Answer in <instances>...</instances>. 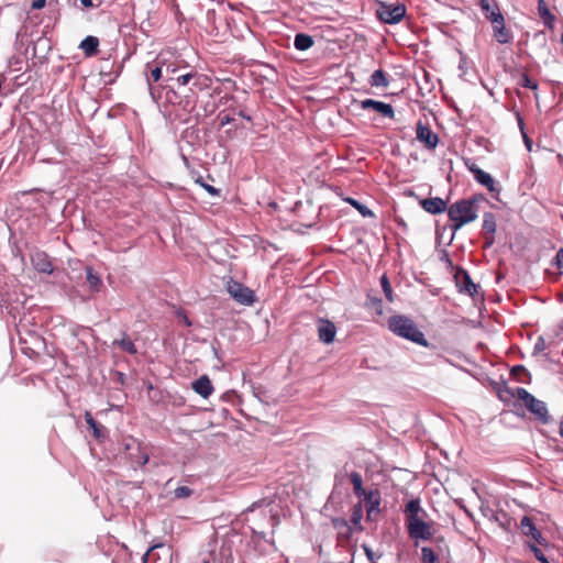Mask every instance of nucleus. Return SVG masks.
Wrapping results in <instances>:
<instances>
[{
    "label": "nucleus",
    "mask_w": 563,
    "mask_h": 563,
    "mask_svg": "<svg viewBox=\"0 0 563 563\" xmlns=\"http://www.w3.org/2000/svg\"><path fill=\"white\" fill-rule=\"evenodd\" d=\"M402 512L407 533L415 545H418L419 541H429L433 537V522L427 520L429 515L422 508L419 497L409 499L405 504Z\"/></svg>",
    "instance_id": "obj_1"
},
{
    "label": "nucleus",
    "mask_w": 563,
    "mask_h": 563,
    "mask_svg": "<svg viewBox=\"0 0 563 563\" xmlns=\"http://www.w3.org/2000/svg\"><path fill=\"white\" fill-rule=\"evenodd\" d=\"M389 331L418 345L424 347L429 346V342L423 332L418 328L415 321L407 316L395 314L389 317Z\"/></svg>",
    "instance_id": "obj_2"
},
{
    "label": "nucleus",
    "mask_w": 563,
    "mask_h": 563,
    "mask_svg": "<svg viewBox=\"0 0 563 563\" xmlns=\"http://www.w3.org/2000/svg\"><path fill=\"white\" fill-rule=\"evenodd\" d=\"M478 210L472 207L471 201L457 200L448 208V217L453 222L451 229L456 232L462 227L477 219Z\"/></svg>",
    "instance_id": "obj_3"
},
{
    "label": "nucleus",
    "mask_w": 563,
    "mask_h": 563,
    "mask_svg": "<svg viewBox=\"0 0 563 563\" xmlns=\"http://www.w3.org/2000/svg\"><path fill=\"white\" fill-rule=\"evenodd\" d=\"M121 445L133 468L144 466L148 462V452L137 439L124 437Z\"/></svg>",
    "instance_id": "obj_4"
},
{
    "label": "nucleus",
    "mask_w": 563,
    "mask_h": 563,
    "mask_svg": "<svg viewBox=\"0 0 563 563\" xmlns=\"http://www.w3.org/2000/svg\"><path fill=\"white\" fill-rule=\"evenodd\" d=\"M349 479V482L353 485L354 494L357 497H364V499L367 501V518L372 519L373 514L376 512V506L378 505V500L375 497L373 492H366L363 488V479L360 473L352 472L350 475L345 477Z\"/></svg>",
    "instance_id": "obj_5"
},
{
    "label": "nucleus",
    "mask_w": 563,
    "mask_h": 563,
    "mask_svg": "<svg viewBox=\"0 0 563 563\" xmlns=\"http://www.w3.org/2000/svg\"><path fill=\"white\" fill-rule=\"evenodd\" d=\"M227 290L230 296L241 305L252 306L256 301L254 291L234 279H230L227 283Z\"/></svg>",
    "instance_id": "obj_6"
},
{
    "label": "nucleus",
    "mask_w": 563,
    "mask_h": 563,
    "mask_svg": "<svg viewBox=\"0 0 563 563\" xmlns=\"http://www.w3.org/2000/svg\"><path fill=\"white\" fill-rule=\"evenodd\" d=\"M413 479V473L407 468L395 466L389 470V483L391 484L393 489L399 493L407 495V485L410 484Z\"/></svg>",
    "instance_id": "obj_7"
},
{
    "label": "nucleus",
    "mask_w": 563,
    "mask_h": 563,
    "mask_svg": "<svg viewBox=\"0 0 563 563\" xmlns=\"http://www.w3.org/2000/svg\"><path fill=\"white\" fill-rule=\"evenodd\" d=\"M525 407L538 419L541 423L547 424L550 422V415L547 404L537 399L534 396L525 405Z\"/></svg>",
    "instance_id": "obj_8"
},
{
    "label": "nucleus",
    "mask_w": 563,
    "mask_h": 563,
    "mask_svg": "<svg viewBox=\"0 0 563 563\" xmlns=\"http://www.w3.org/2000/svg\"><path fill=\"white\" fill-rule=\"evenodd\" d=\"M417 140L423 143L429 150H433L439 142L438 135L421 121L417 123Z\"/></svg>",
    "instance_id": "obj_9"
},
{
    "label": "nucleus",
    "mask_w": 563,
    "mask_h": 563,
    "mask_svg": "<svg viewBox=\"0 0 563 563\" xmlns=\"http://www.w3.org/2000/svg\"><path fill=\"white\" fill-rule=\"evenodd\" d=\"M31 263L35 271L43 274H52L54 268L49 256L42 251H36L31 255Z\"/></svg>",
    "instance_id": "obj_10"
},
{
    "label": "nucleus",
    "mask_w": 563,
    "mask_h": 563,
    "mask_svg": "<svg viewBox=\"0 0 563 563\" xmlns=\"http://www.w3.org/2000/svg\"><path fill=\"white\" fill-rule=\"evenodd\" d=\"M470 170L472 172L475 180L481 185L485 186L488 189V191L499 194L500 188L496 186V181L490 174L484 172L482 168L475 165L471 167Z\"/></svg>",
    "instance_id": "obj_11"
},
{
    "label": "nucleus",
    "mask_w": 563,
    "mask_h": 563,
    "mask_svg": "<svg viewBox=\"0 0 563 563\" xmlns=\"http://www.w3.org/2000/svg\"><path fill=\"white\" fill-rule=\"evenodd\" d=\"M336 328L334 323L327 319H319L318 321V336L323 343L330 344L334 341Z\"/></svg>",
    "instance_id": "obj_12"
},
{
    "label": "nucleus",
    "mask_w": 563,
    "mask_h": 563,
    "mask_svg": "<svg viewBox=\"0 0 563 563\" xmlns=\"http://www.w3.org/2000/svg\"><path fill=\"white\" fill-rule=\"evenodd\" d=\"M353 104L365 111H373L382 117H387V103L373 99L353 100Z\"/></svg>",
    "instance_id": "obj_13"
},
{
    "label": "nucleus",
    "mask_w": 563,
    "mask_h": 563,
    "mask_svg": "<svg viewBox=\"0 0 563 563\" xmlns=\"http://www.w3.org/2000/svg\"><path fill=\"white\" fill-rule=\"evenodd\" d=\"M420 206L422 207V209L426 212H428L430 214H440V213L444 212L445 210L448 211V208H449L446 206V201H444L440 197L422 199V200H420Z\"/></svg>",
    "instance_id": "obj_14"
},
{
    "label": "nucleus",
    "mask_w": 563,
    "mask_h": 563,
    "mask_svg": "<svg viewBox=\"0 0 563 563\" xmlns=\"http://www.w3.org/2000/svg\"><path fill=\"white\" fill-rule=\"evenodd\" d=\"M520 529L525 536L531 537L539 544L543 545L547 543L545 539L542 537V533L536 528V525L530 517H522Z\"/></svg>",
    "instance_id": "obj_15"
},
{
    "label": "nucleus",
    "mask_w": 563,
    "mask_h": 563,
    "mask_svg": "<svg viewBox=\"0 0 563 563\" xmlns=\"http://www.w3.org/2000/svg\"><path fill=\"white\" fill-rule=\"evenodd\" d=\"M494 31V37L500 44H507L511 40V34L505 25V19L501 16L495 22H490Z\"/></svg>",
    "instance_id": "obj_16"
},
{
    "label": "nucleus",
    "mask_w": 563,
    "mask_h": 563,
    "mask_svg": "<svg viewBox=\"0 0 563 563\" xmlns=\"http://www.w3.org/2000/svg\"><path fill=\"white\" fill-rule=\"evenodd\" d=\"M331 522L338 533L339 541L350 539L353 532V527L344 518H332Z\"/></svg>",
    "instance_id": "obj_17"
},
{
    "label": "nucleus",
    "mask_w": 563,
    "mask_h": 563,
    "mask_svg": "<svg viewBox=\"0 0 563 563\" xmlns=\"http://www.w3.org/2000/svg\"><path fill=\"white\" fill-rule=\"evenodd\" d=\"M455 278L457 280V284L461 285V290L467 292L471 296L477 292L476 285L473 283L471 276L465 269L459 268L457 273L455 274Z\"/></svg>",
    "instance_id": "obj_18"
},
{
    "label": "nucleus",
    "mask_w": 563,
    "mask_h": 563,
    "mask_svg": "<svg viewBox=\"0 0 563 563\" xmlns=\"http://www.w3.org/2000/svg\"><path fill=\"white\" fill-rule=\"evenodd\" d=\"M192 389L203 398H208L213 393V386L207 375H203L192 383Z\"/></svg>",
    "instance_id": "obj_19"
},
{
    "label": "nucleus",
    "mask_w": 563,
    "mask_h": 563,
    "mask_svg": "<svg viewBox=\"0 0 563 563\" xmlns=\"http://www.w3.org/2000/svg\"><path fill=\"white\" fill-rule=\"evenodd\" d=\"M505 395H507V397L509 398L517 396L518 399H520L523 402V405H526L533 397L532 394H530L526 388L522 387H517L516 389L505 387L499 393V396L503 400L506 399Z\"/></svg>",
    "instance_id": "obj_20"
},
{
    "label": "nucleus",
    "mask_w": 563,
    "mask_h": 563,
    "mask_svg": "<svg viewBox=\"0 0 563 563\" xmlns=\"http://www.w3.org/2000/svg\"><path fill=\"white\" fill-rule=\"evenodd\" d=\"M365 306L373 313L375 319H384L382 298L368 292Z\"/></svg>",
    "instance_id": "obj_21"
},
{
    "label": "nucleus",
    "mask_w": 563,
    "mask_h": 563,
    "mask_svg": "<svg viewBox=\"0 0 563 563\" xmlns=\"http://www.w3.org/2000/svg\"><path fill=\"white\" fill-rule=\"evenodd\" d=\"M99 38L92 35L85 37L79 44V48L82 49L86 57L96 56L99 52Z\"/></svg>",
    "instance_id": "obj_22"
},
{
    "label": "nucleus",
    "mask_w": 563,
    "mask_h": 563,
    "mask_svg": "<svg viewBox=\"0 0 563 563\" xmlns=\"http://www.w3.org/2000/svg\"><path fill=\"white\" fill-rule=\"evenodd\" d=\"M537 9L544 25L552 30L554 27L555 16L550 12L547 2L544 0H538Z\"/></svg>",
    "instance_id": "obj_23"
},
{
    "label": "nucleus",
    "mask_w": 563,
    "mask_h": 563,
    "mask_svg": "<svg viewBox=\"0 0 563 563\" xmlns=\"http://www.w3.org/2000/svg\"><path fill=\"white\" fill-rule=\"evenodd\" d=\"M163 75V66L161 65V60L158 59L156 64H146V77L148 87H152V81L156 82L162 78Z\"/></svg>",
    "instance_id": "obj_24"
},
{
    "label": "nucleus",
    "mask_w": 563,
    "mask_h": 563,
    "mask_svg": "<svg viewBox=\"0 0 563 563\" xmlns=\"http://www.w3.org/2000/svg\"><path fill=\"white\" fill-rule=\"evenodd\" d=\"M406 16V7L402 3H389V24L400 22Z\"/></svg>",
    "instance_id": "obj_25"
},
{
    "label": "nucleus",
    "mask_w": 563,
    "mask_h": 563,
    "mask_svg": "<svg viewBox=\"0 0 563 563\" xmlns=\"http://www.w3.org/2000/svg\"><path fill=\"white\" fill-rule=\"evenodd\" d=\"M313 43V37L305 33L296 34L294 40V46L298 51H307L312 47Z\"/></svg>",
    "instance_id": "obj_26"
},
{
    "label": "nucleus",
    "mask_w": 563,
    "mask_h": 563,
    "mask_svg": "<svg viewBox=\"0 0 563 563\" xmlns=\"http://www.w3.org/2000/svg\"><path fill=\"white\" fill-rule=\"evenodd\" d=\"M113 345L119 346L122 351L134 355L137 353L135 344L132 342V340L129 338L126 333H123L122 339L114 340Z\"/></svg>",
    "instance_id": "obj_27"
},
{
    "label": "nucleus",
    "mask_w": 563,
    "mask_h": 563,
    "mask_svg": "<svg viewBox=\"0 0 563 563\" xmlns=\"http://www.w3.org/2000/svg\"><path fill=\"white\" fill-rule=\"evenodd\" d=\"M483 232L484 233H496L497 221L496 216L493 212H485L483 214Z\"/></svg>",
    "instance_id": "obj_28"
},
{
    "label": "nucleus",
    "mask_w": 563,
    "mask_h": 563,
    "mask_svg": "<svg viewBox=\"0 0 563 563\" xmlns=\"http://www.w3.org/2000/svg\"><path fill=\"white\" fill-rule=\"evenodd\" d=\"M482 11L489 22H495L499 18L501 19V16H504L496 0L488 2V10Z\"/></svg>",
    "instance_id": "obj_29"
},
{
    "label": "nucleus",
    "mask_w": 563,
    "mask_h": 563,
    "mask_svg": "<svg viewBox=\"0 0 563 563\" xmlns=\"http://www.w3.org/2000/svg\"><path fill=\"white\" fill-rule=\"evenodd\" d=\"M86 278L91 289L98 290L102 282L100 276L95 272L91 266L86 267Z\"/></svg>",
    "instance_id": "obj_30"
},
{
    "label": "nucleus",
    "mask_w": 563,
    "mask_h": 563,
    "mask_svg": "<svg viewBox=\"0 0 563 563\" xmlns=\"http://www.w3.org/2000/svg\"><path fill=\"white\" fill-rule=\"evenodd\" d=\"M363 518V506L361 503L356 504L352 508L351 512V523L353 525L354 529L362 530L361 521Z\"/></svg>",
    "instance_id": "obj_31"
},
{
    "label": "nucleus",
    "mask_w": 563,
    "mask_h": 563,
    "mask_svg": "<svg viewBox=\"0 0 563 563\" xmlns=\"http://www.w3.org/2000/svg\"><path fill=\"white\" fill-rule=\"evenodd\" d=\"M85 420H86L87 424L92 429L93 437L96 439L100 440L103 437L102 435V426L100 423H98L93 419L91 413L88 411L85 413Z\"/></svg>",
    "instance_id": "obj_32"
},
{
    "label": "nucleus",
    "mask_w": 563,
    "mask_h": 563,
    "mask_svg": "<svg viewBox=\"0 0 563 563\" xmlns=\"http://www.w3.org/2000/svg\"><path fill=\"white\" fill-rule=\"evenodd\" d=\"M421 561L422 563H440L438 553L429 547L421 548Z\"/></svg>",
    "instance_id": "obj_33"
},
{
    "label": "nucleus",
    "mask_w": 563,
    "mask_h": 563,
    "mask_svg": "<svg viewBox=\"0 0 563 563\" xmlns=\"http://www.w3.org/2000/svg\"><path fill=\"white\" fill-rule=\"evenodd\" d=\"M372 86H385L387 84L385 73L383 69H377L374 71V74L371 76L369 80Z\"/></svg>",
    "instance_id": "obj_34"
},
{
    "label": "nucleus",
    "mask_w": 563,
    "mask_h": 563,
    "mask_svg": "<svg viewBox=\"0 0 563 563\" xmlns=\"http://www.w3.org/2000/svg\"><path fill=\"white\" fill-rule=\"evenodd\" d=\"M518 85H520L521 87L531 89V90L538 89V84L536 81L531 80L529 75L525 71L520 74Z\"/></svg>",
    "instance_id": "obj_35"
},
{
    "label": "nucleus",
    "mask_w": 563,
    "mask_h": 563,
    "mask_svg": "<svg viewBox=\"0 0 563 563\" xmlns=\"http://www.w3.org/2000/svg\"><path fill=\"white\" fill-rule=\"evenodd\" d=\"M345 201L353 206L363 217L372 216L371 210L357 200L353 198H346Z\"/></svg>",
    "instance_id": "obj_36"
},
{
    "label": "nucleus",
    "mask_w": 563,
    "mask_h": 563,
    "mask_svg": "<svg viewBox=\"0 0 563 563\" xmlns=\"http://www.w3.org/2000/svg\"><path fill=\"white\" fill-rule=\"evenodd\" d=\"M194 494V490L188 486H179L174 490V496L177 499L189 498Z\"/></svg>",
    "instance_id": "obj_37"
},
{
    "label": "nucleus",
    "mask_w": 563,
    "mask_h": 563,
    "mask_svg": "<svg viewBox=\"0 0 563 563\" xmlns=\"http://www.w3.org/2000/svg\"><path fill=\"white\" fill-rule=\"evenodd\" d=\"M548 346H549V344L547 343L545 339L542 335H540L537 339V342L534 343L532 354L538 355V354L542 353L544 350H547Z\"/></svg>",
    "instance_id": "obj_38"
},
{
    "label": "nucleus",
    "mask_w": 563,
    "mask_h": 563,
    "mask_svg": "<svg viewBox=\"0 0 563 563\" xmlns=\"http://www.w3.org/2000/svg\"><path fill=\"white\" fill-rule=\"evenodd\" d=\"M388 445H389V449H395L396 451V454H399V455H405L406 454V449L402 444L399 443V440L396 439V438H390L389 437V442H388Z\"/></svg>",
    "instance_id": "obj_39"
},
{
    "label": "nucleus",
    "mask_w": 563,
    "mask_h": 563,
    "mask_svg": "<svg viewBox=\"0 0 563 563\" xmlns=\"http://www.w3.org/2000/svg\"><path fill=\"white\" fill-rule=\"evenodd\" d=\"M217 120L219 122V126L223 128L224 125L232 123L234 118H232L229 113L220 112L217 117Z\"/></svg>",
    "instance_id": "obj_40"
},
{
    "label": "nucleus",
    "mask_w": 563,
    "mask_h": 563,
    "mask_svg": "<svg viewBox=\"0 0 563 563\" xmlns=\"http://www.w3.org/2000/svg\"><path fill=\"white\" fill-rule=\"evenodd\" d=\"M530 550L532 551L534 558L541 562V563H547V558L545 555L543 554V552L536 545V544H530L529 545Z\"/></svg>",
    "instance_id": "obj_41"
},
{
    "label": "nucleus",
    "mask_w": 563,
    "mask_h": 563,
    "mask_svg": "<svg viewBox=\"0 0 563 563\" xmlns=\"http://www.w3.org/2000/svg\"><path fill=\"white\" fill-rule=\"evenodd\" d=\"M464 200L465 201H471L472 202V207L475 210H478V203L483 202V201H486V198H485V196L483 194H478V195H474L471 198L464 199Z\"/></svg>",
    "instance_id": "obj_42"
},
{
    "label": "nucleus",
    "mask_w": 563,
    "mask_h": 563,
    "mask_svg": "<svg viewBox=\"0 0 563 563\" xmlns=\"http://www.w3.org/2000/svg\"><path fill=\"white\" fill-rule=\"evenodd\" d=\"M377 16L384 23H387V4L385 2H380L379 9L377 10Z\"/></svg>",
    "instance_id": "obj_43"
},
{
    "label": "nucleus",
    "mask_w": 563,
    "mask_h": 563,
    "mask_svg": "<svg viewBox=\"0 0 563 563\" xmlns=\"http://www.w3.org/2000/svg\"><path fill=\"white\" fill-rule=\"evenodd\" d=\"M194 77V74L192 73H187V74H183V75H179L176 80L178 82L179 86H186L189 84L190 79Z\"/></svg>",
    "instance_id": "obj_44"
},
{
    "label": "nucleus",
    "mask_w": 563,
    "mask_h": 563,
    "mask_svg": "<svg viewBox=\"0 0 563 563\" xmlns=\"http://www.w3.org/2000/svg\"><path fill=\"white\" fill-rule=\"evenodd\" d=\"M161 65L163 66V69L165 68L166 74H175L178 70V66H176L173 63H165L161 60Z\"/></svg>",
    "instance_id": "obj_45"
},
{
    "label": "nucleus",
    "mask_w": 563,
    "mask_h": 563,
    "mask_svg": "<svg viewBox=\"0 0 563 563\" xmlns=\"http://www.w3.org/2000/svg\"><path fill=\"white\" fill-rule=\"evenodd\" d=\"M555 265L556 267L563 272V247H561L555 255Z\"/></svg>",
    "instance_id": "obj_46"
},
{
    "label": "nucleus",
    "mask_w": 563,
    "mask_h": 563,
    "mask_svg": "<svg viewBox=\"0 0 563 563\" xmlns=\"http://www.w3.org/2000/svg\"><path fill=\"white\" fill-rule=\"evenodd\" d=\"M484 238H485L484 247L489 249L495 242V233H490V234L484 233Z\"/></svg>",
    "instance_id": "obj_47"
},
{
    "label": "nucleus",
    "mask_w": 563,
    "mask_h": 563,
    "mask_svg": "<svg viewBox=\"0 0 563 563\" xmlns=\"http://www.w3.org/2000/svg\"><path fill=\"white\" fill-rule=\"evenodd\" d=\"M201 187L205 188L212 196H219V194H220L219 189H217L213 186L208 185L206 183H201Z\"/></svg>",
    "instance_id": "obj_48"
},
{
    "label": "nucleus",
    "mask_w": 563,
    "mask_h": 563,
    "mask_svg": "<svg viewBox=\"0 0 563 563\" xmlns=\"http://www.w3.org/2000/svg\"><path fill=\"white\" fill-rule=\"evenodd\" d=\"M387 285H388V282H387V272L383 273L382 276H380V286H382V289L385 294V296L387 297Z\"/></svg>",
    "instance_id": "obj_49"
},
{
    "label": "nucleus",
    "mask_w": 563,
    "mask_h": 563,
    "mask_svg": "<svg viewBox=\"0 0 563 563\" xmlns=\"http://www.w3.org/2000/svg\"><path fill=\"white\" fill-rule=\"evenodd\" d=\"M440 260L445 263L449 267H453V263L450 258V254L446 252V251H443L442 254H441V257Z\"/></svg>",
    "instance_id": "obj_50"
},
{
    "label": "nucleus",
    "mask_w": 563,
    "mask_h": 563,
    "mask_svg": "<svg viewBox=\"0 0 563 563\" xmlns=\"http://www.w3.org/2000/svg\"><path fill=\"white\" fill-rule=\"evenodd\" d=\"M46 4V0H33L32 8L33 9H42Z\"/></svg>",
    "instance_id": "obj_51"
},
{
    "label": "nucleus",
    "mask_w": 563,
    "mask_h": 563,
    "mask_svg": "<svg viewBox=\"0 0 563 563\" xmlns=\"http://www.w3.org/2000/svg\"><path fill=\"white\" fill-rule=\"evenodd\" d=\"M511 373L518 375L519 373H527V369L522 365H516L512 367Z\"/></svg>",
    "instance_id": "obj_52"
},
{
    "label": "nucleus",
    "mask_w": 563,
    "mask_h": 563,
    "mask_svg": "<svg viewBox=\"0 0 563 563\" xmlns=\"http://www.w3.org/2000/svg\"><path fill=\"white\" fill-rule=\"evenodd\" d=\"M517 121H518V126H519L521 133L523 134L525 133V122H523V119L521 118L520 113H517Z\"/></svg>",
    "instance_id": "obj_53"
},
{
    "label": "nucleus",
    "mask_w": 563,
    "mask_h": 563,
    "mask_svg": "<svg viewBox=\"0 0 563 563\" xmlns=\"http://www.w3.org/2000/svg\"><path fill=\"white\" fill-rule=\"evenodd\" d=\"M158 547H161V544H156V545H154V547H152V548H150V549L147 550V552H146V553L143 555V558H142L143 563H146V562H147V559H148V555H150L151 551H153L154 549H156V548H158Z\"/></svg>",
    "instance_id": "obj_54"
},
{
    "label": "nucleus",
    "mask_w": 563,
    "mask_h": 563,
    "mask_svg": "<svg viewBox=\"0 0 563 563\" xmlns=\"http://www.w3.org/2000/svg\"><path fill=\"white\" fill-rule=\"evenodd\" d=\"M81 5L85 7V8H93L95 4L92 2V0H79Z\"/></svg>",
    "instance_id": "obj_55"
},
{
    "label": "nucleus",
    "mask_w": 563,
    "mask_h": 563,
    "mask_svg": "<svg viewBox=\"0 0 563 563\" xmlns=\"http://www.w3.org/2000/svg\"><path fill=\"white\" fill-rule=\"evenodd\" d=\"M501 517H503V518H505V519H507V514H506V512H504V511H501L500 514H497V515L495 516V519H496V521H498V522L500 523V526H504V523H501V521H500V520H501Z\"/></svg>",
    "instance_id": "obj_56"
},
{
    "label": "nucleus",
    "mask_w": 563,
    "mask_h": 563,
    "mask_svg": "<svg viewBox=\"0 0 563 563\" xmlns=\"http://www.w3.org/2000/svg\"><path fill=\"white\" fill-rule=\"evenodd\" d=\"M522 136H523V140H525L526 145L528 146V148H530V146H531V141H530V139L527 136V134H526V133H523V134H522Z\"/></svg>",
    "instance_id": "obj_57"
},
{
    "label": "nucleus",
    "mask_w": 563,
    "mask_h": 563,
    "mask_svg": "<svg viewBox=\"0 0 563 563\" xmlns=\"http://www.w3.org/2000/svg\"><path fill=\"white\" fill-rule=\"evenodd\" d=\"M559 433L563 438V415H562V418H561V421H560Z\"/></svg>",
    "instance_id": "obj_58"
},
{
    "label": "nucleus",
    "mask_w": 563,
    "mask_h": 563,
    "mask_svg": "<svg viewBox=\"0 0 563 563\" xmlns=\"http://www.w3.org/2000/svg\"><path fill=\"white\" fill-rule=\"evenodd\" d=\"M394 118V109L393 107L389 104V119H393Z\"/></svg>",
    "instance_id": "obj_59"
},
{
    "label": "nucleus",
    "mask_w": 563,
    "mask_h": 563,
    "mask_svg": "<svg viewBox=\"0 0 563 563\" xmlns=\"http://www.w3.org/2000/svg\"><path fill=\"white\" fill-rule=\"evenodd\" d=\"M196 183H198V184L201 186V183H205V181L202 180V177H198V178L196 179Z\"/></svg>",
    "instance_id": "obj_60"
},
{
    "label": "nucleus",
    "mask_w": 563,
    "mask_h": 563,
    "mask_svg": "<svg viewBox=\"0 0 563 563\" xmlns=\"http://www.w3.org/2000/svg\"><path fill=\"white\" fill-rule=\"evenodd\" d=\"M227 134L229 135V137H233V131L228 130V131H227Z\"/></svg>",
    "instance_id": "obj_61"
},
{
    "label": "nucleus",
    "mask_w": 563,
    "mask_h": 563,
    "mask_svg": "<svg viewBox=\"0 0 563 563\" xmlns=\"http://www.w3.org/2000/svg\"><path fill=\"white\" fill-rule=\"evenodd\" d=\"M396 148H397V145H393V154H396Z\"/></svg>",
    "instance_id": "obj_62"
},
{
    "label": "nucleus",
    "mask_w": 563,
    "mask_h": 563,
    "mask_svg": "<svg viewBox=\"0 0 563 563\" xmlns=\"http://www.w3.org/2000/svg\"><path fill=\"white\" fill-rule=\"evenodd\" d=\"M185 322L187 323V325H190L191 323L189 322L188 318L185 317Z\"/></svg>",
    "instance_id": "obj_63"
},
{
    "label": "nucleus",
    "mask_w": 563,
    "mask_h": 563,
    "mask_svg": "<svg viewBox=\"0 0 563 563\" xmlns=\"http://www.w3.org/2000/svg\"><path fill=\"white\" fill-rule=\"evenodd\" d=\"M561 42L563 43V33L561 34Z\"/></svg>",
    "instance_id": "obj_64"
}]
</instances>
